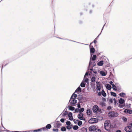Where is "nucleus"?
Segmentation results:
<instances>
[{"label": "nucleus", "mask_w": 132, "mask_h": 132, "mask_svg": "<svg viewBox=\"0 0 132 132\" xmlns=\"http://www.w3.org/2000/svg\"><path fill=\"white\" fill-rule=\"evenodd\" d=\"M104 128L107 131L110 130L111 128L110 122L109 120H106L104 124Z\"/></svg>", "instance_id": "obj_1"}, {"label": "nucleus", "mask_w": 132, "mask_h": 132, "mask_svg": "<svg viewBox=\"0 0 132 132\" xmlns=\"http://www.w3.org/2000/svg\"><path fill=\"white\" fill-rule=\"evenodd\" d=\"M109 116L110 117H114L117 116L118 114L115 112H110L108 113Z\"/></svg>", "instance_id": "obj_2"}, {"label": "nucleus", "mask_w": 132, "mask_h": 132, "mask_svg": "<svg viewBox=\"0 0 132 132\" xmlns=\"http://www.w3.org/2000/svg\"><path fill=\"white\" fill-rule=\"evenodd\" d=\"M77 100L75 99L70 98L69 101V103L71 105L74 106L77 103Z\"/></svg>", "instance_id": "obj_3"}, {"label": "nucleus", "mask_w": 132, "mask_h": 132, "mask_svg": "<svg viewBox=\"0 0 132 132\" xmlns=\"http://www.w3.org/2000/svg\"><path fill=\"white\" fill-rule=\"evenodd\" d=\"M62 125L61 123L59 121H56L54 124L55 128H59Z\"/></svg>", "instance_id": "obj_4"}, {"label": "nucleus", "mask_w": 132, "mask_h": 132, "mask_svg": "<svg viewBox=\"0 0 132 132\" xmlns=\"http://www.w3.org/2000/svg\"><path fill=\"white\" fill-rule=\"evenodd\" d=\"M83 114L82 113H80L78 115V117L79 119L81 120H85V119L83 117Z\"/></svg>", "instance_id": "obj_5"}, {"label": "nucleus", "mask_w": 132, "mask_h": 132, "mask_svg": "<svg viewBox=\"0 0 132 132\" xmlns=\"http://www.w3.org/2000/svg\"><path fill=\"white\" fill-rule=\"evenodd\" d=\"M96 58V55H94L93 56L92 59L91 58L92 57H90V62H89V66H90V65L91 64H92V63L91 62L92 60L93 61H94L95 60Z\"/></svg>", "instance_id": "obj_6"}, {"label": "nucleus", "mask_w": 132, "mask_h": 132, "mask_svg": "<svg viewBox=\"0 0 132 132\" xmlns=\"http://www.w3.org/2000/svg\"><path fill=\"white\" fill-rule=\"evenodd\" d=\"M82 98L83 97L82 95L79 94L78 96L77 99L79 100V102L81 103L84 102L82 100Z\"/></svg>", "instance_id": "obj_7"}, {"label": "nucleus", "mask_w": 132, "mask_h": 132, "mask_svg": "<svg viewBox=\"0 0 132 132\" xmlns=\"http://www.w3.org/2000/svg\"><path fill=\"white\" fill-rule=\"evenodd\" d=\"M100 82H96V89L97 90H100L101 89V87L100 85Z\"/></svg>", "instance_id": "obj_8"}, {"label": "nucleus", "mask_w": 132, "mask_h": 132, "mask_svg": "<svg viewBox=\"0 0 132 132\" xmlns=\"http://www.w3.org/2000/svg\"><path fill=\"white\" fill-rule=\"evenodd\" d=\"M98 110V106L97 105H94L93 108V110L94 112H96Z\"/></svg>", "instance_id": "obj_9"}, {"label": "nucleus", "mask_w": 132, "mask_h": 132, "mask_svg": "<svg viewBox=\"0 0 132 132\" xmlns=\"http://www.w3.org/2000/svg\"><path fill=\"white\" fill-rule=\"evenodd\" d=\"M95 51V50L94 48L92 46V47L90 48V52L91 55V57H92V55H93L92 54V53L93 54Z\"/></svg>", "instance_id": "obj_10"}, {"label": "nucleus", "mask_w": 132, "mask_h": 132, "mask_svg": "<svg viewBox=\"0 0 132 132\" xmlns=\"http://www.w3.org/2000/svg\"><path fill=\"white\" fill-rule=\"evenodd\" d=\"M90 67V66L88 67V70H90L91 71L90 72L89 71V72H90L91 73H92V72H93L94 73H95V74H96L97 73V71L95 70H94L93 68L89 69V68Z\"/></svg>", "instance_id": "obj_11"}, {"label": "nucleus", "mask_w": 132, "mask_h": 132, "mask_svg": "<svg viewBox=\"0 0 132 132\" xmlns=\"http://www.w3.org/2000/svg\"><path fill=\"white\" fill-rule=\"evenodd\" d=\"M94 120H96V119L95 118H91L89 120L88 122L89 123L91 124L94 123L95 122L94 121Z\"/></svg>", "instance_id": "obj_12"}, {"label": "nucleus", "mask_w": 132, "mask_h": 132, "mask_svg": "<svg viewBox=\"0 0 132 132\" xmlns=\"http://www.w3.org/2000/svg\"><path fill=\"white\" fill-rule=\"evenodd\" d=\"M95 126H90L88 128L89 130V131H93L94 128H95Z\"/></svg>", "instance_id": "obj_13"}, {"label": "nucleus", "mask_w": 132, "mask_h": 132, "mask_svg": "<svg viewBox=\"0 0 132 132\" xmlns=\"http://www.w3.org/2000/svg\"><path fill=\"white\" fill-rule=\"evenodd\" d=\"M93 132H101V131L100 129L98 128L95 126V128H94Z\"/></svg>", "instance_id": "obj_14"}, {"label": "nucleus", "mask_w": 132, "mask_h": 132, "mask_svg": "<svg viewBox=\"0 0 132 132\" xmlns=\"http://www.w3.org/2000/svg\"><path fill=\"white\" fill-rule=\"evenodd\" d=\"M125 102V100L122 98H120L119 100V103L120 104H122Z\"/></svg>", "instance_id": "obj_15"}, {"label": "nucleus", "mask_w": 132, "mask_h": 132, "mask_svg": "<svg viewBox=\"0 0 132 132\" xmlns=\"http://www.w3.org/2000/svg\"><path fill=\"white\" fill-rule=\"evenodd\" d=\"M105 86L106 89L109 90H110L112 88L111 86L109 84H107L105 85Z\"/></svg>", "instance_id": "obj_16"}, {"label": "nucleus", "mask_w": 132, "mask_h": 132, "mask_svg": "<svg viewBox=\"0 0 132 132\" xmlns=\"http://www.w3.org/2000/svg\"><path fill=\"white\" fill-rule=\"evenodd\" d=\"M81 91V88L80 87H79L77 88V89L75 90V93H76L77 92H80Z\"/></svg>", "instance_id": "obj_17"}, {"label": "nucleus", "mask_w": 132, "mask_h": 132, "mask_svg": "<svg viewBox=\"0 0 132 132\" xmlns=\"http://www.w3.org/2000/svg\"><path fill=\"white\" fill-rule=\"evenodd\" d=\"M68 108L69 110L72 111L74 110L75 109V108L74 107L69 105L68 106Z\"/></svg>", "instance_id": "obj_18"}, {"label": "nucleus", "mask_w": 132, "mask_h": 132, "mask_svg": "<svg viewBox=\"0 0 132 132\" xmlns=\"http://www.w3.org/2000/svg\"><path fill=\"white\" fill-rule=\"evenodd\" d=\"M103 64V61H101L98 62L97 64L99 66H102Z\"/></svg>", "instance_id": "obj_19"}, {"label": "nucleus", "mask_w": 132, "mask_h": 132, "mask_svg": "<svg viewBox=\"0 0 132 132\" xmlns=\"http://www.w3.org/2000/svg\"><path fill=\"white\" fill-rule=\"evenodd\" d=\"M74 93L71 96L70 98L75 99L77 97V95Z\"/></svg>", "instance_id": "obj_20"}, {"label": "nucleus", "mask_w": 132, "mask_h": 132, "mask_svg": "<svg viewBox=\"0 0 132 132\" xmlns=\"http://www.w3.org/2000/svg\"><path fill=\"white\" fill-rule=\"evenodd\" d=\"M126 95V94L125 93L123 92L119 94V96L121 97H124Z\"/></svg>", "instance_id": "obj_21"}, {"label": "nucleus", "mask_w": 132, "mask_h": 132, "mask_svg": "<svg viewBox=\"0 0 132 132\" xmlns=\"http://www.w3.org/2000/svg\"><path fill=\"white\" fill-rule=\"evenodd\" d=\"M101 93L103 96L105 97L106 96V94L103 90H102Z\"/></svg>", "instance_id": "obj_22"}, {"label": "nucleus", "mask_w": 132, "mask_h": 132, "mask_svg": "<svg viewBox=\"0 0 132 132\" xmlns=\"http://www.w3.org/2000/svg\"><path fill=\"white\" fill-rule=\"evenodd\" d=\"M91 111L89 109H88L87 110V115H90L91 113Z\"/></svg>", "instance_id": "obj_23"}, {"label": "nucleus", "mask_w": 132, "mask_h": 132, "mask_svg": "<svg viewBox=\"0 0 132 132\" xmlns=\"http://www.w3.org/2000/svg\"><path fill=\"white\" fill-rule=\"evenodd\" d=\"M100 73L103 76H105L106 75L105 73L103 71H101L100 72Z\"/></svg>", "instance_id": "obj_24"}, {"label": "nucleus", "mask_w": 132, "mask_h": 132, "mask_svg": "<svg viewBox=\"0 0 132 132\" xmlns=\"http://www.w3.org/2000/svg\"><path fill=\"white\" fill-rule=\"evenodd\" d=\"M47 129H50L51 127V126L50 124H47L46 126Z\"/></svg>", "instance_id": "obj_25"}, {"label": "nucleus", "mask_w": 132, "mask_h": 132, "mask_svg": "<svg viewBox=\"0 0 132 132\" xmlns=\"http://www.w3.org/2000/svg\"><path fill=\"white\" fill-rule=\"evenodd\" d=\"M68 114V113L66 111H65L63 112V113H62V116L63 117H64L66 116Z\"/></svg>", "instance_id": "obj_26"}, {"label": "nucleus", "mask_w": 132, "mask_h": 132, "mask_svg": "<svg viewBox=\"0 0 132 132\" xmlns=\"http://www.w3.org/2000/svg\"><path fill=\"white\" fill-rule=\"evenodd\" d=\"M95 78L94 76L92 77L91 78V81L92 82H93L95 81Z\"/></svg>", "instance_id": "obj_27"}, {"label": "nucleus", "mask_w": 132, "mask_h": 132, "mask_svg": "<svg viewBox=\"0 0 132 132\" xmlns=\"http://www.w3.org/2000/svg\"><path fill=\"white\" fill-rule=\"evenodd\" d=\"M42 131V129H38L35 130H33L34 132H37L38 131L41 132Z\"/></svg>", "instance_id": "obj_28"}, {"label": "nucleus", "mask_w": 132, "mask_h": 132, "mask_svg": "<svg viewBox=\"0 0 132 132\" xmlns=\"http://www.w3.org/2000/svg\"><path fill=\"white\" fill-rule=\"evenodd\" d=\"M80 86L82 87H85V84L82 82H81L80 85Z\"/></svg>", "instance_id": "obj_29"}, {"label": "nucleus", "mask_w": 132, "mask_h": 132, "mask_svg": "<svg viewBox=\"0 0 132 132\" xmlns=\"http://www.w3.org/2000/svg\"><path fill=\"white\" fill-rule=\"evenodd\" d=\"M73 128L75 130H77L78 128V126L77 125L74 126L73 127Z\"/></svg>", "instance_id": "obj_30"}, {"label": "nucleus", "mask_w": 132, "mask_h": 132, "mask_svg": "<svg viewBox=\"0 0 132 132\" xmlns=\"http://www.w3.org/2000/svg\"><path fill=\"white\" fill-rule=\"evenodd\" d=\"M129 128L128 126H127L125 127V130L127 132H130V131L129 130Z\"/></svg>", "instance_id": "obj_31"}, {"label": "nucleus", "mask_w": 132, "mask_h": 132, "mask_svg": "<svg viewBox=\"0 0 132 132\" xmlns=\"http://www.w3.org/2000/svg\"><path fill=\"white\" fill-rule=\"evenodd\" d=\"M111 95H112L114 97H116L117 95L115 93L112 92H111Z\"/></svg>", "instance_id": "obj_32"}, {"label": "nucleus", "mask_w": 132, "mask_h": 132, "mask_svg": "<svg viewBox=\"0 0 132 132\" xmlns=\"http://www.w3.org/2000/svg\"><path fill=\"white\" fill-rule=\"evenodd\" d=\"M112 88L114 90H116L117 89L116 88V86L114 85H113L112 86Z\"/></svg>", "instance_id": "obj_33"}, {"label": "nucleus", "mask_w": 132, "mask_h": 132, "mask_svg": "<svg viewBox=\"0 0 132 132\" xmlns=\"http://www.w3.org/2000/svg\"><path fill=\"white\" fill-rule=\"evenodd\" d=\"M61 130L62 131H65L66 130V129L65 127H62Z\"/></svg>", "instance_id": "obj_34"}, {"label": "nucleus", "mask_w": 132, "mask_h": 132, "mask_svg": "<svg viewBox=\"0 0 132 132\" xmlns=\"http://www.w3.org/2000/svg\"><path fill=\"white\" fill-rule=\"evenodd\" d=\"M122 119L124 122H125L127 121V118L124 117H123L122 118Z\"/></svg>", "instance_id": "obj_35"}, {"label": "nucleus", "mask_w": 132, "mask_h": 132, "mask_svg": "<svg viewBox=\"0 0 132 132\" xmlns=\"http://www.w3.org/2000/svg\"><path fill=\"white\" fill-rule=\"evenodd\" d=\"M128 127L129 128V130L130 131V132L132 131V127L131 126V125L129 126H128Z\"/></svg>", "instance_id": "obj_36"}, {"label": "nucleus", "mask_w": 132, "mask_h": 132, "mask_svg": "<svg viewBox=\"0 0 132 132\" xmlns=\"http://www.w3.org/2000/svg\"><path fill=\"white\" fill-rule=\"evenodd\" d=\"M84 109L83 108H81L79 110V112L80 113H81L83 112L84 111Z\"/></svg>", "instance_id": "obj_37"}, {"label": "nucleus", "mask_w": 132, "mask_h": 132, "mask_svg": "<svg viewBox=\"0 0 132 132\" xmlns=\"http://www.w3.org/2000/svg\"><path fill=\"white\" fill-rule=\"evenodd\" d=\"M89 79L88 78H84V79L83 80V81H84V82H87L88 81V80Z\"/></svg>", "instance_id": "obj_38"}, {"label": "nucleus", "mask_w": 132, "mask_h": 132, "mask_svg": "<svg viewBox=\"0 0 132 132\" xmlns=\"http://www.w3.org/2000/svg\"><path fill=\"white\" fill-rule=\"evenodd\" d=\"M82 130L84 132H87V130L86 128H83L82 129Z\"/></svg>", "instance_id": "obj_39"}, {"label": "nucleus", "mask_w": 132, "mask_h": 132, "mask_svg": "<svg viewBox=\"0 0 132 132\" xmlns=\"http://www.w3.org/2000/svg\"><path fill=\"white\" fill-rule=\"evenodd\" d=\"M82 124V122L81 121L78 120V125L80 126Z\"/></svg>", "instance_id": "obj_40"}, {"label": "nucleus", "mask_w": 132, "mask_h": 132, "mask_svg": "<svg viewBox=\"0 0 132 132\" xmlns=\"http://www.w3.org/2000/svg\"><path fill=\"white\" fill-rule=\"evenodd\" d=\"M66 128L68 130L70 129L71 128V126L68 125L66 126Z\"/></svg>", "instance_id": "obj_41"}, {"label": "nucleus", "mask_w": 132, "mask_h": 132, "mask_svg": "<svg viewBox=\"0 0 132 132\" xmlns=\"http://www.w3.org/2000/svg\"><path fill=\"white\" fill-rule=\"evenodd\" d=\"M66 124L67 125H70L71 124V122L69 121H67L66 122Z\"/></svg>", "instance_id": "obj_42"}, {"label": "nucleus", "mask_w": 132, "mask_h": 132, "mask_svg": "<svg viewBox=\"0 0 132 132\" xmlns=\"http://www.w3.org/2000/svg\"><path fill=\"white\" fill-rule=\"evenodd\" d=\"M128 113L130 114H131L132 113V110H128Z\"/></svg>", "instance_id": "obj_43"}, {"label": "nucleus", "mask_w": 132, "mask_h": 132, "mask_svg": "<svg viewBox=\"0 0 132 132\" xmlns=\"http://www.w3.org/2000/svg\"><path fill=\"white\" fill-rule=\"evenodd\" d=\"M69 119L70 120H73V118L72 116L69 117Z\"/></svg>", "instance_id": "obj_44"}, {"label": "nucleus", "mask_w": 132, "mask_h": 132, "mask_svg": "<svg viewBox=\"0 0 132 132\" xmlns=\"http://www.w3.org/2000/svg\"><path fill=\"white\" fill-rule=\"evenodd\" d=\"M72 113L71 112H69L68 114V117L72 116Z\"/></svg>", "instance_id": "obj_45"}, {"label": "nucleus", "mask_w": 132, "mask_h": 132, "mask_svg": "<svg viewBox=\"0 0 132 132\" xmlns=\"http://www.w3.org/2000/svg\"><path fill=\"white\" fill-rule=\"evenodd\" d=\"M78 120H77L76 119H74L73 120V121L75 122V123H76L77 122H78Z\"/></svg>", "instance_id": "obj_46"}, {"label": "nucleus", "mask_w": 132, "mask_h": 132, "mask_svg": "<svg viewBox=\"0 0 132 132\" xmlns=\"http://www.w3.org/2000/svg\"><path fill=\"white\" fill-rule=\"evenodd\" d=\"M113 101H114V104L115 105H116V103H117V100H116L115 98H114L113 99Z\"/></svg>", "instance_id": "obj_47"}, {"label": "nucleus", "mask_w": 132, "mask_h": 132, "mask_svg": "<svg viewBox=\"0 0 132 132\" xmlns=\"http://www.w3.org/2000/svg\"><path fill=\"white\" fill-rule=\"evenodd\" d=\"M53 130L54 131L58 132V129H55L54 128L53 129Z\"/></svg>", "instance_id": "obj_48"}, {"label": "nucleus", "mask_w": 132, "mask_h": 132, "mask_svg": "<svg viewBox=\"0 0 132 132\" xmlns=\"http://www.w3.org/2000/svg\"><path fill=\"white\" fill-rule=\"evenodd\" d=\"M60 121L62 123H63L64 121V119L62 118L60 119Z\"/></svg>", "instance_id": "obj_49"}, {"label": "nucleus", "mask_w": 132, "mask_h": 132, "mask_svg": "<svg viewBox=\"0 0 132 132\" xmlns=\"http://www.w3.org/2000/svg\"><path fill=\"white\" fill-rule=\"evenodd\" d=\"M59 39H65V40H69L70 41H72V42H75V41H73V40H69L68 39H62V38H61L60 37H59Z\"/></svg>", "instance_id": "obj_50"}, {"label": "nucleus", "mask_w": 132, "mask_h": 132, "mask_svg": "<svg viewBox=\"0 0 132 132\" xmlns=\"http://www.w3.org/2000/svg\"><path fill=\"white\" fill-rule=\"evenodd\" d=\"M109 101L110 102V103H112L113 102V100L111 98V99H109Z\"/></svg>", "instance_id": "obj_51"}, {"label": "nucleus", "mask_w": 132, "mask_h": 132, "mask_svg": "<svg viewBox=\"0 0 132 132\" xmlns=\"http://www.w3.org/2000/svg\"><path fill=\"white\" fill-rule=\"evenodd\" d=\"M42 129H43V131H46L47 129V128L46 127H44L43 128H42Z\"/></svg>", "instance_id": "obj_52"}, {"label": "nucleus", "mask_w": 132, "mask_h": 132, "mask_svg": "<svg viewBox=\"0 0 132 132\" xmlns=\"http://www.w3.org/2000/svg\"><path fill=\"white\" fill-rule=\"evenodd\" d=\"M124 112L125 113H128V109H126L125 110Z\"/></svg>", "instance_id": "obj_53"}, {"label": "nucleus", "mask_w": 132, "mask_h": 132, "mask_svg": "<svg viewBox=\"0 0 132 132\" xmlns=\"http://www.w3.org/2000/svg\"><path fill=\"white\" fill-rule=\"evenodd\" d=\"M109 83L112 85H112H114V84H113V82L112 81H110V82H109Z\"/></svg>", "instance_id": "obj_54"}, {"label": "nucleus", "mask_w": 132, "mask_h": 132, "mask_svg": "<svg viewBox=\"0 0 132 132\" xmlns=\"http://www.w3.org/2000/svg\"><path fill=\"white\" fill-rule=\"evenodd\" d=\"M88 75V73L87 72H86V73H85V76H84V78H86V76H87Z\"/></svg>", "instance_id": "obj_55"}, {"label": "nucleus", "mask_w": 132, "mask_h": 132, "mask_svg": "<svg viewBox=\"0 0 132 132\" xmlns=\"http://www.w3.org/2000/svg\"><path fill=\"white\" fill-rule=\"evenodd\" d=\"M77 107L78 108H81L80 104H78Z\"/></svg>", "instance_id": "obj_56"}, {"label": "nucleus", "mask_w": 132, "mask_h": 132, "mask_svg": "<svg viewBox=\"0 0 132 132\" xmlns=\"http://www.w3.org/2000/svg\"><path fill=\"white\" fill-rule=\"evenodd\" d=\"M96 39V38L95 39L94 41H93V42L94 44H96L97 42V41L95 39Z\"/></svg>", "instance_id": "obj_57"}, {"label": "nucleus", "mask_w": 132, "mask_h": 132, "mask_svg": "<svg viewBox=\"0 0 132 132\" xmlns=\"http://www.w3.org/2000/svg\"><path fill=\"white\" fill-rule=\"evenodd\" d=\"M98 95L99 96H101V92H99L98 94Z\"/></svg>", "instance_id": "obj_58"}, {"label": "nucleus", "mask_w": 132, "mask_h": 132, "mask_svg": "<svg viewBox=\"0 0 132 132\" xmlns=\"http://www.w3.org/2000/svg\"><path fill=\"white\" fill-rule=\"evenodd\" d=\"M105 23L104 24V25L103 27L102 28V31H101V33L102 32V30H103V28H104V26H105Z\"/></svg>", "instance_id": "obj_59"}, {"label": "nucleus", "mask_w": 132, "mask_h": 132, "mask_svg": "<svg viewBox=\"0 0 132 132\" xmlns=\"http://www.w3.org/2000/svg\"><path fill=\"white\" fill-rule=\"evenodd\" d=\"M75 112H78V111H77V109H76L75 110Z\"/></svg>", "instance_id": "obj_60"}, {"label": "nucleus", "mask_w": 132, "mask_h": 132, "mask_svg": "<svg viewBox=\"0 0 132 132\" xmlns=\"http://www.w3.org/2000/svg\"><path fill=\"white\" fill-rule=\"evenodd\" d=\"M116 132H121V131L120 130H118L116 131Z\"/></svg>", "instance_id": "obj_61"}, {"label": "nucleus", "mask_w": 132, "mask_h": 132, "mask_svg": "<svg viewBox=\"0 0 132 132\" xmlns=\"http://www.w3.org/2000/svg\"><path fill=\"white\" fill-rule=\"evenodd\" d=\"M12 132H21V131H12Z\"/></svg>", "instance_id": "obj_62"}, {"label": "nucleus", "mask_w": 132, "mask_h": 132, "mask_svg": "<svg viewBox=\"0 0 132 132\" xmlns=\"http://www.w3.org/2000/svg\"><path fill=\"white\" fill-rule=\"evenodd\" d=\"M121 89H119V88L117 89L118 91L119 90V92H120L121 90Z\"/></svg>", "instance_id": "obj_63"}, {"label": "nucleus", "mask_w": 132, "mask_h": 132, "mask_svg": "<svg viewBox=\"0 0 132 132\" xmlns=\"http://www.w3.org/2000/svg\"><path fill=\"white\" fill-rule=\"evenodd\" d=\"M101 34V33L97 36V38H96V39H97V38L99 36V35Z\"/></svg>", "instance_id": "obj_64"}]
</instances>
